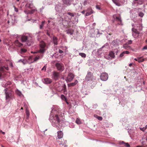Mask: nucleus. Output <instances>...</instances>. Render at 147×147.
I'll return each mask as SVG.
<instances>
[{"instance_id": "0eeeda50", "label": "nucleus", "mask_w": 147, "mask_h": 147, "mask_svg": "<svg viewBox=\"0 0 147 147\" xmlns=\"http://www.w3.org/2000/svg\"><path fill=\"white\" fill-rule=\"evenodd\" d=\"M113 18L114 19V20H113V22L115 21H117L118 22V24L122 25V20H121V18L120 16H117L115 15L113 16Z\"/></svg>"}, {"instance_id": "7ed1b4c3", "label": "nucleus", "mask_w": 147, "mask_h": 147, "mask_svg": "<svg viewBox=\"0 0 147 147\" xmlns=\"http://www.w3.org/2000/svg\"><path fill=\"white\" fill-rule=\"evenodd\" d=\"M40 48L38 51L37 52H34L35 53H43L47 49L46 44L43 42H40Z\"/></svg>"}, {"instance_id": "b1692460", "label": "nucleus", "mask_w": 147, "mask_h": 147, "mask_svg": "<svg viewBox=\"0 0 147 147\" xmlns=\"http://www.w3.org/2000/svg\"><path fill=\"white\" fill-rule=\"evenodd\" d=\"M63 91H64V94H65V93H66L67 91V88H66V86L65 84H64L63 85Z\"/></svg>"}, {"instance_id": "0e129e2a", "label": "nucleus", "mask_w": 147, "mask_h": 147, "mask_svg": "<svg viewBox=\"0 0 147 147\" xmlns=\"http://www.w3.org/2000/svg\"><path fill=\"white\" fill-rule=\"evenodd\" d=\"M7 22L8 24H9V20H8V21H7Z\"/></svg>"}, {"instance_id": "ea45409f", "label": "nucleus", "mask_w": 147, "mask_h": 147, "mask_svg": "<svg viewBox=\"0 0 147 147\" xmlns=\"http://www.w3.org/2000/svg\"><path fill=\"white\" fill-rule=\"evenodd\" d=\"M97 119L99 120H100V121H101L102 120V117H100V116H98V118H97Z\"/></svg>"}, {"instance_id": "864d4df0", "label": "nucleus", "mask_w": 147, "mask_h": 147, "mask_svg": "<svg viewBox=\"0 0 147 147\" xmlns=\"http://www.w3.org/2000/svg\"><path fill=\"white\" fill-rule=\"evenodd\" d=\"M85 10H83V11H82L81 12V13H82V14H84V13H85Z\"/></svg>"}, {"instance_id": "680f3d73", "label": "nucleus", "mask_w": 147, "mask_h": 147, "mask_svg": "<svg viewBox=\"0 0 147 147\" xmlns=\"http://www.w3.org/2000/svg\"><path fill=\"white\" fill-rule=\"evenodd\" d=\"M134 60L136 61H138V59H136V58H135L134 59Z\"/></svg>"}, {"instance_id": "412c9836", "label": "nucleus", "mask_w": 147, "mask_h": 147, "mask_svg": "<svg viewBox=\"0 0 147 147\" xmlns=\"http://www.w3.org/2000/svg\"><path fill=\"white\" fill-rule=\"evenodd\" d=\"M74 32V30L72 29H68L67 31V34H70L72 35Z\"/></svg>"}, {"instance_id": "2eb2a0df", "label": "nucleus", "mask_w": 147, "mask_h": 147, "mask_svg": "<svg viewBox=\"0 0 147 147\" xmlns=\"http://www.w3.org/2000/svg\"><path fill=\"white\" fill-rule=\"evenodd\" d=\"M14 44L16 47H21L23 45V44L20 43L18 40L15 41Z\"/></svg>"}, {"instance_id": "c85d7f7f", "label": "nucleus", "mask_w": 147, "mask_h": 147, "mask_svg": "<svg viewBox=\"0 0 147 147\" xmlns=\"http://www.w3.org/2000/svg\"><path fill=\"white\" fill-rule=\"evenodd\" d=\"M76 123L78 124H80L81 123V122L80 119L77 118L76 120Z\"/></svg>"}, {"instance_id": "4d7b16f0", "label": "nucleus", "mask_w": 147, "mask_h": 147, "mask_svg": "<svg viewBox=\"0 0 147 147\" xmlns=\"http://www.w3.org/2000/svg\"><path fill=\"white\" fill-rule=\"evenodd\" d=\"M31 4H29V6H28V7L29 8H32L30 6H31Z\"/></svg>"}, {"instance_id": "bb28decb", "label": "nucleus", "mask_w": 147, "mask_h": 147, "mask_svg": "<svg viewBox=\"0 0 147 147\" xmlns=\"http://www.w3.org/2000/svg\"><path fill=\"white\" fill-rule=\"evenodd\" d=\"M79 55L83 57H85L86 56V55L83 53H80Z\"/></svg>"}, {"instance_id": "c9c22d12", "label": "nucleus", "mask_w": 147, "mask_h": 147, "mask_svg": "<svg viewBox=\"0 0 147 147\" xmlns=\"http://www.w3.org/2000/svg\"><path fill=\"white\" fill-rule=\"evenodd\" d=\"M144 61V59H141L140 58H139L138 59V61L139 62H143Z\"/></svg>"}, {"instance_id": "bf43d9fd", "label": "nucleus", "mask_w": 147, "mask_h": 147, "mask_svg": "<svg viewBox=\"0 0 147 147\" xmlns=\"http://www.w3.org/2000/svg\"><path fill=\"white\" fill-rule=\"evenodd\" d=\"M132 63H131L129 64V66L130 67H131L132 66Z\"/></svg>"}, {"instance_id": "603ef678", "label": "nucleus", "mask_w": 147, "mask_h": 147, "mask_svg": "<svg viewBox=\"0 0 147 147\" xmlns=\"http://www.w3.org/2000/svg\"><path fill=\"white\" fill-rule=\"evenodd\" d=\"M47 34L49 36H50V33L48 31H47Z\"/></svg>"}, {"instance_id": "a211bd4d", "label": "nucleus", "mask_w": 147, "mask_h": 147, "mask_svg": "<svg viewBox=\"0 0 147 147\" xmlns=\"http://www.w3.org/2000/svg\"><path fill=\"white\" fill-rule=\"evenodd\" d=\"M67 14L71 17H68V21L70 22L71 21V19L72 17H74V13H71L70 12H68L67 13Z\"/></svg>"}, {"instance_id": "f03ea898", "label": "nucleus", "mask_w": 147, "mask_h": 147, "mask_svg": "<svg viewBox=\"0 0 147 147\" xmlns=\"http://www.w3.org/2000/svg\"><path fill=\"white\" fill-rule=\"evenodd\" d=\"M4 92L5 95L6 100L9 101L11 99H12L14 95V93L10 88H6L4 89Z\"/></svg>"}, {"instance_id": "09e8293b", "label": "nucleus", "mask_w": 147, "mask_h": 147, "mask_svg": "<svg viewBox=\"0 0 147 147\" xmlns=\"http://www.w3.org/2000/svg\"><path fill=\"white\" fill-rule=\"evenodd\" d=\"M143 49H147V45L144 47Z\"/></svg>"}, {"instance_id": "f3484780", "label": "nucleus", "mask_w": 147, "mask_h": 147, "mask_svg": "<svg viewBox=\"0 0 147 147\" xmlns=\"http://www.w3.org/2000/svg\"><path fill=\"white\" fill-rule=\"evenodd\" d=\"M78 83V81L77 80H75L74 82L70 83L68 84V87H71L72 86H74L76 85Z\"/></svg>"}, {"instance_id": "20e7f679", "label": "nucleus", "mask_w": 147, "mask_h": 147, "mask_svg": "<svg viewBox=\"0 0 147 147\" xmlns=\"http://www.w3.org/2000/svg\"><path fill=\"white\" fill-rule=\"evenodd\" d=\"M21 39L22 42H26L27 46H29L30 45L31 41L27 36L24 35H22Z\"/></svg>"}, {"instance_id": "338daca9", "label": "nucleus", "mask_w": 147, "mask_h": 147, "mask_svg": "<svg viewBox=\"0 0 147 147\" xmlns=\"http://www.w3.org/2000/svg\"><path fill=\"white\" fill-rule=\"evenodd\" d=\"M2 133L3 134H5V133L4 132H3Z\"/></svg>"}, {"instance_id": "a18cd8bd", "label": "nucleus", "mask_w": 147, "mask_h": 147, "mask_svg": "<svg viewBox=\"0 0 147 147\" xmlns=\"http://www.w3.org/2000/svg\"><path fill=\"white\" fill-rule=\"evenodd\" d=\"M125 53V54H129V51H124Z\"/></svg>"}, {"instance_id": "4be33fe9", "label": "nucleus", "mask_w": 147, "mask_h": 147, "mask_svg": "<svg viewBox=\"0 0 147 147\" xmlns=\"http://www.w3.org/2000/svg\"><path fill=\"white\" fill-rule=\"evenodd\" d=\"M4 66L0 67V78L2 76V74L1 72L4 71Z\"/></svg>"}, {"instance_id": "a878e982", "label": "nucleus", "mask_w": 147, "mask_h": 147, "mask_svg": "<svg viewBox=\"0 0 147 147\" xmlns=\"http://www.w3.org/2000/svg\"><path fill=\"white\" fill-rule=\"evenodd\" d=\"M121 144H124V145L126 147H129L130 146V145L127 143H125L123 141L122 142Z\"/></svg>"}, {"instance_id": "e2e57ef3", "label": "nucleus", "mask_w": 147, "mask_h": 147, "mask_svg": "<svg viewBox=\"0 0 147 147\" xmlns=\"http://www.w3.org/2000/svg\"><path fill=\"white\" fill-rule=\"evenodd\" d=\"M144 128L145 129L147 128V125L145 126Z\"/></svg>"}, {"instance_id": "6e6d98bb", "label": "nucleus", "mask_w": 147, "mask_h": 147, "mask_svg": "<svg viewBox=\"0 0 147 147\" xmlns=\"http://www.w3.org/2000/svg\"><path fill=\"white\" fill-rule=\"evenodd\" d=\"M142 1H139L138 2V3L140 4H142Z\"/></svg>"}, {"instance_id": "f704fd0d", "label": "nucleus", "mask_w": 147, "mask_h": 147, "mask_svg": "<svg viewBox=\"0 0 147 147\" xmlns=\"http://www.w3.org/2000/svg\"><path fill=\"white\" fill-rule=\"evenodd\" d=\"M26 115H27V117H28L30 115L29 112V111L28 110L26 109Z\"/></svg>"}, {"instance_id": "f257e3e1", "label": "nucleus", "mask_w": 147, "mask_h": 147, "mask_svg": "<svg viewBox=\"0 0 147 147\" xmlns=\"http://www.w3.org/2000/svg\"><path fill=\"white\" fill-rule=\"evenodd\" d=\"M63 115H64V114H62V113L61 112V111H58V114H56L55 115V116L54 117H51L50 116V121L51 120H52L53 119H54V120L55 121V125L56 128H57V129L58 130L60 129L61 128L60 125H59V123L60 122V120L59 117V115L60 116V115H61L62 116H63Z\"/></svg>"}, {"instance_id": "f8f14e48", "label": "nucleus", "mask_w": 147, "mask_h": 147, "mask_svg": "<svg viewBox=\"0 0 147 147\" xmlns=\"http://www.w3.org/2000/svg\"><path fill=\"white\" fill-rule=\"evenodd\" d=\"M86 11H87V12L86 13L85 15V16H88L93 13V10L91 8H88Z\"/></svg>"}, {"instance_id": "e433bc0d", "label": "nucleus", "mask_w": 147, "mask_h": 147, "mask_svg": "<svg viewBox=\"0 0 147 147\" xmlns=\"http://www.w3.org/2000/svg\"><path fill=\"white\" fill-rule=\"evenodd\" d=\"M124 53L125 52H124V51L123 52L121 53L120 54L119 57H123L124 56V54H125Z\"/></svg>"}, {"instance_id": "393cba45", "label": "nucleus", "mask_w": 147, "mask_h": 147, "mask_svg": "<svg viewBox=\"0 0 147 147\" xmlns=\"http://www.w3.org/2000/svg\"><path fill=\"white\" fill-rule=\"evenodd\" d=\"M113 2L115 3L118 6H120L121 5L118 2L117 0H112Z\"/></svg>"}, {"instance_id": "c03bdc74", "label": "nucleus", "mask_w": 147, "mask_h": 147, "mask_svg": "<svg viewBox=\"0 0 147 147\" xmlns=\"http://www.w3.org/2000/svg\"><path fill=\"white\" fill-rule=\"evenodd\" d=\"M34 10H32L31 11H30L28 13H34Z\"/></svg>"}, {"instance_id": "a19ab883", "label": "nucleus", "mask_w": 147, "mask_h": 147, "mask_svg": "<svg viewBox=\"0 0 147 147\" xmlns=\"http://www.w3.org/2000/svg\"><path fill=\"white\" fill-rule=\"evenodd\" d=\"M96 8L97 9L99 10H100L101 9L100 7L98 5H96Z\"/></svg>"}, {"instance_id": "37998d69", "label": "nucleus", "mask_w": 147, "mask_h": 147, "mask_svg": "<svg viewBox=\"0 0 147 147\" xmlns=\"http://www.w3.org/2000/svg\"><path fill=\"white\" fill-rule=\"evenodd\" d=\"M14 10L15 11H16V12H17L18 11V9L15 7V6H14Z\"/></svg>"}, {"instance_id": "6e6552de", "label": "nucleus", "mask_w": 147, "mask_h": 147, "mask_svg": "<svg viewBox=\"0 0 147 147\" xmlns=\"http://www.w3.org/2000/svg\"><path fill=\"white\" fill-rule=\"evenodd\" d=\"M55 66L57 69L60 71H63L64 69V65L62 63H57L55 64Z\"/></svg>"}, {"instance_id": "2f4dec72", "label": "nucleus", "mask_w": 147, "mask_h": 147, "mask_svg": "<svg viewBox=\"0 0 147 147\" xmlns=\"http://www.w3.org/2000/svg\"><path fill=\"white\" fill-rule=\"evenodd\" d=\"M40 57L39 56H36L34 58V61H37L39 59Z\"/></svg>"}, {"instance_id": "052dcab7", "label": "nucleus", "mask_w": 147, "mask_h": 147, "mask_svg": "<svg viewBox=\"0 0 147 147\" xmlns=\"http://www.w3.org/2000/svg\"><path fill=\"white\" fill-rule=\"evenodd\" d=\"M66 1V0H63V2L65 4H67V3H65V1Z\"/></svg>"}, {"instance_id": "1a4fd4ad", "label": "nucleus", "mask_w": 147, "mask_h": 147, "mask_svg": "<svg viewBox=\"0 0 147 147\" xmlns=\"http://www.w3.org/2000/svg\"><path fill=\"white\" fill-rule=\"evenodd\" d=\"M74 77V74L72 73H69L68 74L66 81L67 82H71L73 80Z\"/></svg>"}, {"instance_id": "c756f323", "label": "nucleus", "mask_w": 147, "mask_h": 147, "mask_svg": "<svg viewBox=\"0 0 147 147\" xmlns=\"http://www.w3.org/2000/svg\"><path fill=\"white\" fill-rule=\"evenodd\" d=\"M16 94L19 96H21L22 95L21 92L18 90H17L16 91Z\"/></svg>"}, {"instance_id": "5701e85b", "label": "nucleus", "mask_w": 147, "mask_h": 147, "mask_svg": "<svg viewBox=\"0 0 147 147\" xmlns=\"http://www.w3.org/2000/svg\"><path fill=\"white\" fill-rule=\"evenodd\" d=\"M132 32H134V33L137 34H139L140 33L136 29L134 28H132Z\"/></svg>"}, {"instance_id": "cd10ccee", "label": "nucleus", "mask_w": 147, "mask_h": 147, "mask_svg": "<svg viewBox=\"0 0 147 147\" xmlns=\"http://www.w3.org/2000/svg\"><path fill=\"white\" fill-rule=\"evenodd\" d=\"M55 84H56V86H58L57 87H56L55 88L57 89V90H58L59 91H60V90H59V87L60 86V85H59V84L57 83Z\"/></svg>"}, {"instance_id": "4468645a", "label": "nucleus", "mask_w": 147, "mask_h": 147, "mask_svg": "<svg viewBox=\"0 0 147 147\" xmlns=\"http://www.w3.org/2000/svg\"><path fill=\"white\" fill-rule=\"evenodd\" d=\"M43 81L45 84H49L51 83L52 82V80L49 78H46L44 79Z\"/></svg>"}, {"instance_id": "9d476101", "label": "nucleus", "mask_w": 147, "mask_h": 147, "mask_svg": "<svg viewBox=\"0 0 147 147\" xmlns=\"http://www.w3.org/2000/svg\"><path fill=\"white\" fill-rule=\"evenodd\" d=\"M108 78V74L106 73H103L101 74L100 76V78L103 81L107 80Z\"/></svg>"}, {"instance_id": "aec40b11", "label": "nucleus", "mask_w": 147, "mask_h": 147, "mask_svg": "<svg viewBox=\"0 0 147 147\" xmlns=\"http://www.w3.org/2000/svg\"><path fill=\"white\" fill-rule=\"evenodd\" d=\"M109 55L112 58H114L115 57V53L112 51L110 52Z\"/></svg>"}, {"instance_id": "dca6fc26", "label": "nucleus", "mask_w": 147, "mask_h": 147, "mask_svg": "<svg viewBox=\"0 0 147 147\" xmlns=\"http://www.w3.org/2000/svg\"><path fill=\"white\" fill-rule=\"evenodd\" d=\"M53 43L55 45H58V38L55 36H53Z\"/></svg>"}, {"instance_id": "49530a36", "label": "nucleus", "mask_w": 147, "mask_h": 147, "mask_svg": "<svg viewBox=\"0 0 147 147\" xmlns=\"http://www.w3.org/2000/svg\"><path fill=\"white\" fill-rule=\"evenodd\" d=\"M63 51L60 50V49H59V53H63Z\"/></svg>"}, {"instance_id": "58836bf2", "label": "nucleus", "mask_w": 147, "mask_h": 147, "mask_svg": "<svg viewBox=\"0 0 147 147\" xmlns=\"http://www.w3.org/2000/svg\"><path fill=\"white\" fill-rule=\"evenodd\" d=\"M132 40H130L128 41V42L127 43V44L130 45L132 43Z\"/></svg>"}, {"instance_id": "13d9d810", "label": "nucleus", "mask_w": 147, "mask_h": 147, "mask_svg": "<svg viewBox=\"0 0 147 147\" xmlns=\"http://www.w3.org/2000/svg\"><path fill=\"white\" fill-rule=\"evenodd\" d=\"M136 147H147V146H146L143 147L142 146H137Z\"/></svg>"}, {"instance_id": "423d86ee", "label": "nucleus", "mask_w": 147, "mask_h": 147, "mask_svg": "<svg viewBox=\"0 0 147 147\" xmlns=\"http://www.w3.org/2000/svg\"><path fill=\"white\" fill-rule=\"evenodd\" d=\"M94 79L93 73L91 72H88L85 78L86 80L92 81Z\"/></svg>"}, {"instance_id": "69168bd1", "label": "nucleus", "mask_w": 147, "mask_h": 147, "mask_svg": "<svg viewBox=\"0 0 147 147\" xmlns=\"http://www.w3.org/2000/svg\"><path fill=\"white\" fill-rule=\"evenodd\" d=\"M21 109L23 110V107H22Z\"/></svg>"}, {"instance_id": "de8ad7c7", "label": "nucleus", "mask_w": 147, "mask_h": 147, "mask_svg": "<svg viewBox=\"0 0 147 147\" xmlns=\"http://www.w3.org/2000/svg\"><path fill=\"white\" fill-rule=\"evenodd\" d=\"M140 129L141 131H144L145 130V129L144 127H143L142 128H140Z\"/></svg>"}, {"instance_id": "774afa93", "label": "nucleus", "mask_w": 147, "mask_h": 147, "mask_svg": "<svg viewBox=\"0 0 147 147\" xmlns=\"http://www.w3.org/2000/svg\"><path fill=\"white\" fill-rule=\"evenodd\" d=\"M1 147H4L3 146V145H1Z\"/></svg>"}, {"instance_id": "7c9ffc66", "label": "nucleus", "mask_w": 147, "mask_h": 147, "mask_svg": "<svg viewBox=\"0 0 147 147\" xmlns=\"http://www.w3.org/2000/svg\"><path fill=\"white\" fill-rule=\"evenodd\" d=\"M139 16L140 17L142 18L144 15V13L142 12H140L139 13Z\"/></svg>"}, {"instance_id": "5fc2aeb1", "label": "nucleus", "mask_w": 147, "mask_h": 147, "mask_svg": "<svg viewBox=\"0 0 147 147\" xmlns=\"http://www.w3.org/2000/svg\"><path fill=\"white\" fill-rule=\"evenodd\" d=\"M94 117H95L97 118H98V117L99 116L96 115H94Z\"/></svg>"}, {"instance_id": "9b49d317", "label": "nucleus", "mask_w": 147, "mask_h": 147, "mask_svg": "<svg viewBox=\"0 0 147 147\" xmlns=\"http://www.w3.org/2000/svg\"><path fill=\"white\" fill-rule=\"evenodd\" d=\"M59 73L56 71H54L53 73V78L55 80H57L59 79Z\"/></svg>"}, {"instance_id": "39448f33", "label": "nucleus", "mask_w": 147, "mask_h": 147, "mask_svg": "<svg viewBox=\"0 0 147 147\" xmlns=\"http://www.w3.org/2000/svg\"><path fill=\"white\" fill-rule=\"evenodd\" d=\"M60 140L56 138L57 141L59 143V145L60 147H67L68 146L66 145L67 141L64 139H61Z\"/></svg>"}, {"instance_id": "6ab92c4d", "label": "nucleus", "mask_w": 147, "mask_h": 147, "mask_svg": "<svg viewBox=\"0 0 147 147\" xmlns=\"http://www.w3.org/2000/svg\"><path fill=\"white\" fill-rule=\"evenodd\" d=\"M123 47L126 50H128L131 48V47L130 46H128L127 43L124 44L123 45Z\"/></svg>"}, {"instance_id": "ddd939ff", "label": "nucleus", "mask_w": 147, "mask_h": 147, "mask_svg": "<svg viewBox=\"0 0 147 147\" xmlns=\"http://www.w3.org/2000/svg\"><path fill=\"white\" fill-rule=\"evenodd\" d=\"M57 138L58 139L60 140L61 139H62L63 136V133L62 131H59L57 132Z\"/></svg>"}, {"instance_id": "72a5a7b5", "label": "nucleus", "mask_w": 147, "mask_h": 147, "mask_svg": "<svg viewBox=\"0 0 147 147\" xmlns=\"http://www.w3.org/2000/svg\"><path fill=\"white\" fill-rule=\"evenodd\" d=\"M26 51L27 50L24 48H22L21 49V52L22 53H25Z\"/></svg>"}, {"instance_id": "473e14b6", "label": "nucleus", "mask_w": 147, "mask_h": 147, "mask_svg": "<svg viewBox=\"0 0 147 147\" xmlns=\"http://www.w3.org/2000/svg\"><path fill=\"white\" fill-rule=\"evenodd\" d=\"M45 24L44 21H42V24L40 26V29H41L42 28Z\"/></svg>"}, {"instance_id": "79ce46f5", "label": "nucleus", "mask_w": 147, "mask_h": 147, "mask_svg": "<svg viewBox=\"0 0 147 147\" xmlns=\"http://www.w3.org/2000/svg\"><path fill=\"white\" fill-rule=\"evenodd\" d=\"M46 65H45L42 68V70H45V71L46 70Z\"/></svg>"}, {"instance_id": "4c0bfd02", "label": "nucleus", "mask_w": 147, "mask_h": 147, "mask_svg": "<svg viewBox=\"0 0 147 147\" xmlns=\"http://www.w3.org/2000/svg\"><path fill=\"white\" fill-rule=\"evenodd\" d=\"M61 97L62 100H64L66 99V98L63 95H61Z\"/></svg>"}, {"instance_id": "8fccbe9b", "label": "nucleus", "mask_w": 147, "mask_h": 147, "mask_svg": "<svg viewBox=\"0 0 147 147\" xmlns=\"http://www.w3.org/2000/svg\"><path fill=\"white\" fill-rule=\"evenodd\" d=\"M24 60H19V62H22L24 64Z\"/></svg>"}, {"instance_id": "3c124183", "label": "nucleus", "mask_w": 147, "mask_h": 147, "mask_svg": "<svg viewBox=\"0 0 147 147\" xmlns=\"http://www.w3.org/2000/svg\"><path fill=\"white\" fill-rule=\"evenodd\" d=\"M4 69H6L7 70H8V67H5L4 66Z\"/></svg>"}]
</instances>
